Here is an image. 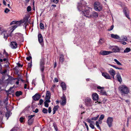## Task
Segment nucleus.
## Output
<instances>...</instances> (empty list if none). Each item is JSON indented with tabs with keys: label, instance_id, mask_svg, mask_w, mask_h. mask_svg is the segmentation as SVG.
Wrapping results in <instances>:
<instances>
[{
	"label": "nucleus",
	"instance_id": "obj_1",
	"mask_svg": "<svg viewBox=\"0 0 131 131\" xmlns=\"http://www.w3.org/2000/svg\"><path fill=\"white\" fill-rule=\"evenodd\" d=\"M87 4V3L83 1H81L80 3H78L77 5V8L79 10L81 11L82 10H83L85 7L83 5L82 6V5H86ZM90 9L91 8L90 7H88L86 6L85 8V10L84 11H82V15L86 17L89 18H91L92 15H90Z\"/></svg>",
	"mask_w": 131,
	"mask_h": 131
},
{
	"label": "nucleus",
	"instance_id": "obj_2",
	"mask_svg": "<svg viewBox=\"0 0 131 131\" xmlns=\"http://www.w3.org/2000/svg\"><path fill=\"white\" fill-rule=\"evenodd\" d=\"M25 22V20L23 19L19 21H13L11 22L10 24L11 25L12 24H15L10 28L11 29L13 30L11 32H12L17 27L21 26V25Z\"/></svg>",
	"mask_w": 131,
	"mask_h": 131
},
{
	"label": "nucleus",
	"instance_id": "obj_3",
	"mask_svg": "<svg viewBox=\"0 0 131 131\" xmlns=\"http://www.w3.org/2000/svg\"><path fill=\"white\" fill-rule=\"evenodd\" d=\"M118 89L122 94H127L129 92L128 88L125 85H120L118 88Z\"/></svg>",
	"mask_w": 131,
	"mask_h": 131
},
{
	"label": "nucleus",
	"instance_id": "obj_4",
	"mask_svg": "<svg viewBox=\"0 0 131 131\" xmlns=\"http://www.w3.org/2000/svg\"><path fill=\"white\" fill-rule=\"evenodd\" d=\"M94 7L96 11L99 12L101 11L102 9V5L97 2L95 3L94 4Z\"/></svg>",
	"mask_w": 131,
	"mask_h": 131
},
{
	"label": "nucleus",
	"instance_id": "obj_5",
	"mask_svg": "<svg viewBox=\"0 0 131 131\" xmlns=\"http://www.w3.org/2000/svg\"><path fill=\"white\" fill-rule=\"evenodd\" d=\"M109 48L110 49L112 50L111 51L113 52H119L121 50V49L117 46H110Z\"/></svg>",
	"mask_w": 131,
	"mask_h": 131
},
{
	"label": "nucleus",
	"instance_id": "obj_6",
	"mask_svg": "<svg viewBox=\"0 0 131 131\" xmlns=\"http://www.w3.org/2000/svg\"><path fill=\"white\" fill-rule=\"evenodd\" d=\"M84 102L85 105L86 106L90 107L92 105V101L90 98L88 97L86 98Z\"/></svg>",
	"mask_w": 131,
	"mask_h": 131
},
{
	"label": "nucleus",
	"instance_id": "obj_7",
	"mask_svg": "<svg viewBox=\"0 0 131 131\" xmlns=\"http://www.w3.org/2000/svg\"><path fill=\"white\" fill-rule=\"evenodd\" d=\"M34 115H31L28 116V124L29 125H31L33 123L34 119L33 117H34Z\"/></svg>",
	"mask_w": 131,
	"mask_h": 131
},
{
	"label": "nucleus",
	"instance_id": "obj_8",
	"mask_svg": "<svg viewBox=\"0 0 131 131\" xmlns=\"http://www.w3.org/2000/svg\"><path fill=\"white\" fill-rule=\"evenodd\" d=\"M0 34H3L4 36V38L6 39L7 38L8 35L6 33V30L2 29L0 27Z\"/></svg>",
	"mask_w": 131,
	"mask_h": 131
},
{
	"label": "nucleus",
	"instance_id": "obj_9",
	"mask_svg": "<svg viewBox=\"0 0 131 131\" xmlns=\"http://www.w3.org/2000/svg\"><path fill=\"white\" fill-rule=\"evenodd\" d=\"M45 61L44 59H42L40 60V69L42 72H43L45 68Z\"/></svg>",
	"mask_w": 131,
	"mask_h": 131
},
{
	"label": "nucleus",
	"instance_id": "obj_10",
	"mask_svg": "<svg viewBox=\"0 0 131 131\" xmlns=\"http://www.w3.org/2000/svg\"><path fill=\"white\" fill-rule=\"evenodd\" d=\"M113 121V119L112 117H109L107 118L106 122L109 127H110L112 126Z\"/></svg>",
	"mask_w": 131,
	"mask_h": 131
},
{
	"label": "nucleus",
	"instance_id": "obj_11",
	"mask_svg": "<svg viewBox=\"0 0 131 131\" xmlns=\"http://www.w3.org/2000/svg\"><path fill=\"white\" fill-rule=\"evenodd\" d=\"M38 40L39 43L42 46H43V37L41 34H39L38 35Z\"/></svg>",
	"mask_w": 131,
	"mask_h": 131
},
{
	"label": "nucleus",
	"instance_id": "obj_12",
	"mask_svg": "<svg viewBox=\"0 0 131 131\" xmlns=\"http://www.w3.org/2000/svg\"><path fill=\"white\" fill-rule=\"evenodd\" d=\"M61 99L62 101L61 102V104L62 105H64L66 104V96L64 94L61 97Z\"/></svg>",
	"mask_w": 131,
	"mask_h": 131
},
{
	"label": "nucleus",
	"instance_id": "obj_13",
	"mask_svg": "<svg viewBox=\"0 0 131 131\" xmlns=\"http://www.w3.org/2000/svg\"><path fill=\"white\" fill-rule=\"evenodd\" d=\"M102 75L106 79H111V77L109 74L106 72H103L102 73Z\"/></svg>",
	"mask_w": 131,
	"mask_h": 131
},
{
	"label": "nucleus",
	"instance_id": "obj_14",
	"mask_svg": "<svg viewBox=\"0 0 131 131\" xmlns=\"http://www.w3.org/2000/svg\"><path fill=\"white\" fill-rule=\"evenodd\" d=\"M109 73L111 75L114 79V75L115 74V70L112 68H110L108 71Z\"/></svg>",
	"mask_w": 131,
	"mask_h": 131
},
{
	"label": "nucleus",
	"instance_id": "obj_15",
	"mask_svg": "<svg viewBox=\"0 0 131 131\" xmlns=\"http://www.w3.org/2000/svg\"><path fill=\"white\" fill-rule=\"evenodd\" d=\"M112 53L111 51H101L100 54L102 55H106Z\"/></svg>",
	"mask_w": 131,
	"mask_h": 131
},
{
	"label": "nucleus",
	"instance_id": "obj_16",
	"mask_svg": "<svg viewBox=\"0 0 131 131\" xmlns=\"http://www.w3.org/2000/svg\"><path fill=\"white\" fill-rule=\"evenodd\" d=\"M10 46L12 48L15 49L17 47V44L15 42L12 41L11 42Z\"/></svg>",
	"mask_w": 131,
	"mask_h": 131
},
{
	"label": "nucleus",
	"instance_id": "obj_17",
	"mask_svg": "<svg viewBox=\"0 0 131 131\" xmlns=\"http://www.w3.org/2000/svg\"><path fill=\"white\" fill-rule=\"evenodd\" d=\"M116 77L118 81L120 83H121L122 81V79L121 76L120 74L119 73H118L117 74Z\"/></svg>",
	"mask_w": 131,
	"mask_h": 131
},
{
	"label": "nucleus",
	"instance_id": "obj_18",
	"mask_svg": "<svg viewBox=\"0 0 131 131\" xmlns=\"http://www.w3.org/2000/svg\"><path fill=\"white\" fill-rule=\"evenodd\" d=\"M92 99L94 100H98L99 97L97 94L96 93H94L92 94Z\"/></svg>",
	"mask_w": 131,
	"mask_h": 131
},
{
	"label": "nucleus",
	"instance_id": "obj_19",
	"mask_svg": "<svg viewBox=\"0 0 131 131\" xmlns=\"http://www.w3.org/2000/svg\"><path fill=\"white\" fill-rule=\"evenodd\" d=\"M40 96L38 94H36L32 96V98L35 101L38 100L40 98Z\"/></svg>",
	"mask_w": 131,
	"mask_h": 131
},
{
	"label": "nucleus",
	"instance_id": "obj_20",
	"mask_svg": "<svg viewBox=\"0 0 131 131\" xmlns=\"http://www.w3.org/2000/svg\"><path fill=\"white\" fill-rule=\"evenodd\" d=\"M91 17H93V18H97L99 16V15L95 11L93 12L92 15Z\"/></svg>",
	"mask_w": 131,
	"mask_h": 131
},
{
	"label": "nucleus",
	"instance_id": "obj_21",
	"mask_svg": "<svg viewBox=\"0 0 131 131\" xmlns=\"http://www.w3.org/2000/svg\"><path fill=\"white\" fill-rule=\"evenodd\" d=\"M111 37L114 39H119L120 40H121V39H120V38L117 35H115L113 34H111Z\"/></svg>",
	"mask_w": 131,
	"mask_h": 131
},
{
	"label": "nucleus",
	"instance_id": "obj_22",
	"mask_svg": "<svg viewBox=\"0 0 131 131\" xmlns=\"http://www.w3.org/2000/svg\"><path fill=\"white\" fill-rule=\"evenodd\" d=\"M50 95L51 94L50 92L48 91H47L46 99H50Z\"/></svg>",
	"mask_w": 131,
	"mask_h": 131
},
{
	"label": "nucleus",
	"instance_id": "obj_23",
	"mask_svg": "<svg viewBox=\"0 0 131 131\" xmlns=\"http://www.w3.org/2000/svg\"><path fill=\"white\" fill-rule=\"evenodd\" d=\"M61 86L63 90H65L66 89V84L64 82H62L61 84Z\"/></svg>",
	"mask_w": 131,
	"mask_h": 131
},
{
	"label": "nucleus",
	"instance_id": "obj_24",
	"mask_svg": "<svg viewBox=\"0 0 131 131\" xmlns=\"http://www.w3.org/2000/svg\"><path fill=\"white\" fill-rule=\"evenodd\" d=\"M64 57L63 55L62 54H61L60 56V61L62 63L64 60Z\"/></svg>",
	"mask_w": 131,
	"mask_h": 131
},
{
	"label": "nucleus",
	"instance_id": "obj_25",
	"mask_svg": "<svg viewBox=\"0 0 131 131\" xmlns=\"http://www.w3.org/2000/svg\"><path fill=\"white\" fill-rule=\"evenodd\" d=\"M22 93L21 91H17L15 93V95L17 96H19L22 94Z\"/></svg>",
	"mask_w": 131,
	"mask_h": 131
},
{
	"label": "nucleus",
	"instance_id": "obj_26",
	"mask_svg": "<svg viewBox=\"0 0 131 131\" xmlns=\"http://www.w3.org/2000/svg\"><path fill=\"white\" fill-rule=\"evenodd\" d=\"M104 39L101 38L99 40L98 44L99 45H102L104 42Z\"/></svg>",
	"mask_w": 131,
	"mask_h": 131
},
{
	"label": "nucleus",
	"instance_id": "obj_27",
	"mask_svg": "<svg viewBox=\"0 0 131 131\" xmlns=\"http://www.w3.org/2000/svg\"><path fill=\"white\" fill-rule=\"evenodd\" d=\"M121 40L124 41H127V38L126 36H123L121 37Z\"/></svg>",
	"mask_w": 131,
	"mask_h": 131
},
{
	"label": "nucleus",
	"instance_id": "obj_28",
	"mask_svg": "<svg viewBox=\"0 0 131 131\" xmlns=\"http://www.w3.org/2000/svg\"><path fill=\"white\" fill-rule=\"evenodd\" d=\"M131 49L130 48L128 47L126 48L124 50V53H128L131 51Z\"/></svg>",
	"mask_w": 131,
	"mask_h": 131
},
{
	"label": "nucleus",
	"instance_id": "obj_29",
	"mask_svg": "<svg viewBox=\"0 0 131 131\" xmlns=\"http://www.w3.org/2000/svg\"><path fill=\"white\" fill-rule=\"evenodd\" d=\"M100 92L101 94L102 95H106V92L105 91H104L103 89H101L100 90Z\"/></svg>",
	"mask_w": 131,
	"mask_h": 131
},
{
	"label": "nucleus",
	"instance_id": "obj_30",
	"mask_svg": "<svg viewBox=\"0 0 131 131\" xmlns=\"http://www.w3.org/2000/svg\"><path fill=\"white\" fill-rule=\"evenodd\" d=\"M99 115H98L96 117H91V120H94L96 121L97 119L99 118Z\"/></svg>",
	"mask_w": 131,
	"mask_h": 131
},
{
	"label": "nucleus",
	"instance_id": "obj_31",
	"mask_svg": "<svg viewBox=\"0 0 131 131\" xmlns=\"http://www.w3.org/2000/svg\"><path fill=\"white\" fill-rule=\"evenodd\" d=\"M114 61L118 65L121 66L122 65V64L116 59H114Z\"/></svg>",
	"mask_w": 131,
	"mask_h": 131
},
{
	"label": "nucleus",
	"instance_id": "obj_32",
	"mask_svg": "<svg viewBox=\"0 0 131 131\" xmlns=\"http://www.w3.org/2000/svg\"><path fill=\"white\" fill-rule=\"evenodd\" d=\"M92 120L91 119H87V122L90 123V124H91V123H94V122L93 121H91Z\"/></svg>",
	"mask_w": 131,
	"mask_h": 131
},
{
	"label": "nucleus",
	"instance_id": "obj_33",
	"mask_svg": "<svg viewBox=\"0 0 131 131\" xmlns=\"http://www.w3.org/2000/svg\"><path fill=\"white\" fill-rule=\"evenodd\" d=\"M123 12L124 14L128 12V9L126 8H124L123 10Z\"/></svg>",
	"mask_w": 131,
	"mask_h": 131
},
{
	"label": "nucleus",
	"instance_id": "obj_34",
	"mask_svg": "<svg viewBox=\"0 0 131 131\" xmlns=\"http://www.w3.org/2000/svg\"><path fill=\"white\" fill-rule=\"evenodd\" d=\"M40 27L41 29H43L44 28V25L41 23H40Z\"/></svg>",
	"mask_w": 131,
	"mask_h": 131
},
{
	"label": "nucleus",
	"instance_id": "obj_35",
	"mask_svg": "<svg viewBox=\"0 0 131 131\" xmlns=\"http://www.w3.org/2000/svg\"><path fill=\"white\" fill-rule=\"evenodd\" d=\"M42 112L46 114L47 113L48 110L45 108H43L42 110Z\"/></svg>",
	"mask_w": 131,
	"mask_h": 131
},
{
	"label": "nucleus",
	"instance_id": "obj_36",
	"mask_svg": "<svg viewBox=\"0 0 131 131\" xmlns=\"http://www.w3.org/2000/svg\"><path fill=\"white\" fill-rule=\"evenodd\" d=\"M129 19H130L129 18V12L124 14Z\"/></svg>",
	"mask_w": 131,
	"mask_h": 131
},
{
	"label": "nucleus",
	"instance_id": "obj_37",
	"mask_svg": "<svg viewBox=\"0 0 131 131\" xmlns=\"http://www.w3.org/2000/svg\"><path fill=\"white\" fill-rule=\"evenodd\" d=\"M53 126L55 130L56 131H58V128L57 127V125L56 124H53Z\"/></svg>",
	"mask_w": 131,
	"mask_h": 131
},
{
	"label": "nucleus",
	"instance_id": "obj_38",
	"mask_svg": "<svg viewBox=\"0 0 131 131\" xmlns=\"http://www.w3.org/2000/svg\"><path fill=\"white\" fill-rule=\"evenodd\" d=\"M93 123H91V124H90L89 125V126L92 129H94L95 128L94 126L93 125Z\"/></svg>",
	"mask_w": 131,
	"mask_h": 131
},
{
	"label": "nucleus",
	"instance_id": "obj_39",
	"mask_svg": "<svg viewBox=\"0 0 131 131\" xmlns=\"http://www.w3.org/2000/svg\"><path fill=\"white\" fill-rule=\"evenodd\" d=\"M31 10V8L30 6H28L27 8V10L28 12L30 11Z\"/></svg>",
	"mask_w": 131,
	"mask_h": 131
},
{
	"label": "nucleus",
	"instance_id": "obj_40",
	"mask_svg": "<svg viewBox=\"0 0 131 131\" xmlns=\"http://www.w3.org/2000/svg\"><path fill=\"white\" fill-rule=\"evenodd\" d=\"M59 106L58 105L55 106L53 108V110H54L56 111L59 108Z\"/></svg>",
	"mask_w": 131,
	"mask_h": 131
},
{
	"label": "nucleus",
	"instance_id": "obj_41",
	"mask_svg": "<svg viewBox=\"0 0 131 131\" xmlns=\"http://www.w3.org/2000/svg\"><path fill=\"white\" fill-rule=\"evenodd\" d=\"M59 0H51V2L56 4L58 3Z\"/></svg>",
	"mask_w": 131,
	"mask_h": 131
},
{
	"label": "nucleus",
	"instance_id": "obj_42",
	"mask_svg": "<svg viewBox=\"0 0 131 131\" xmlns=\"http://www.w3.org/2000/svg\"><path fill=\"white\" fill-rule=\"evenodd\" d=\"M104 116L103 115H101L100 117L99 118V119L100 120H102L104 118Z\"/></svg>",
	"mask_w": 131,
	"mask_h": 131
},
{
	"label": "nucleus",
	"instance_id": "obj_43",
	"mask_svg": "<svg viewBox=\"0 0 131 131\" xmlns=\"http://www.w3.org/2000/svg\"><path fill=\"white\" fill-rule=\"evenodd\" d=\"M83 123L85 125V126L87 130L88 131L89 130V128H88V125H87V124L86 123L85 121H83Z\"/></svg>",
	"mask_w": 131,
	"mask_h": 131
},
{
	"label": "nucleus",
	"instance_id": "obj_44",
	"mask_svg": "<svg viewBox=\"0 0 131 131\" xmlns=\"http://www.w3.org/2000/svg\"><path fill=\"white\" fill-rule=\"evenodd\" d=\"M10 11V10L8 9V8H6L4 10V12L5 13H7L8 12H9Z\"/></svg>",
	"mask_w": 131,
	"mask_h": 131
},
{
	"label": "nucleus",
	"instance_id": "obj_45",
	"mask_svg": "<svg viewBox=\"0 0 131 131\" xmlns=\"http://www.w3.org/2000/svg\"><path fill=\"white\" fill-rule=\"evenodd\" d=\"M32 62L31 61L30 63H29L28 64V67L29 68H30L32 66Z\"/></svg>",
	"mask_w": 131,
	"mask_h": 131
},
{
	"label": "nucleus",
	"instance_id": "obj_46",
	"mask_svg": "<svg viewBox=\"0 0 131 131\" xmlns=\"http://www.w3.org/2000/svg\"><path fill=\"white\" fill-rule=\"evenodd\" d=\"M43 102V100L41 99H40L39 100V104L40 105H41L42 104Z\"/></svg>",
	"mask_w": 131,
	"mask_h": 131
},
{
	"label": "nucleus",
	"instance_id": "obj_47",
	"mask_svg": "<svg viewBox=\"0 0 131 131\" xmlns=\"http://www.w3.org/2000/svg\"><path fill=\"white\" fill-rule=\"evenodd\" d=\"M45 106L46 107H48L49 106V104L48 103L46 102H44Z\"/></svg>",
	"mask_w": 131,
	"mask_h": 131
},
{
	"label": "nucleus",
	"instance_id": "obj_48",
	"mask_svg": "<svg viewBox=\"0 0 131 131\" xmlns=\"http://www.w3.org/2000/svg\"><path fill=\"white\" fill-rule=\"evenodd\" d=\"M24 118L23 117H21L20 118L19 120L20 121L21 123L23 122V120L24 119Z\"/></svg>",
	"mask_w": 131,
	"mask_h": 131
},
{
	"label": "nucleus",
	"instance_id": "obj_49",
	"mask_svg": "<svg viewBox=\"0 0 131 131\" xmlns=\"http://www.w3.org/2000/svg\"><path fill=\"white\" fill-rule=\"evenodd\" d=\"M113 28H114V26L112 25L111 27L110 28H109L108 29V31L111 30H112L113 29Z\"/></svg>",
	"mask_w": 131,
	"mask_h": 131
},
{
	"label": "nucleus",
	"instance_id": "obj_50",
	"mask_svg": "<svg viewBox=\"0 0 131 131\" xmlns=\"http://www.w3.org/2000/svg\"><path fill=\"white\" fill-rule=\"evenodd\" d=\"M32 58L31 57V56H29L28 57H27L26 58V59L28 60L29 61Z\"/></svg>",
	"mask_w": 131,
	"mask_h": 131
},
{
	"label": "nucleus",
	"instance_id": "obj_51",
	"mask_svg": "<svg viewBox=\"0 0 131 131\" xmlns=\"http://www.w3.org/2000/svg\"><path fill=\"white\" fill-rule=\"evenodd\" d=\"M46 100L45 102H46L47 103H49L50 102V99H46Z\"/></svg>",
	"mask_w": 131,
	"mask_h": 131
},
{
	"label": "nucleus",
	"instance_id": "obj_52",
	"mask_svg": "<svg viewBox=\"0 0 131 131\" xmlns=\"http://www.w3.org/2000/svg\"><path fill=\"white\" fill-rule=\"evenodd\" d=\"M48 110V113H50L51 112V107H49Z\"/></svg>",
	"mask_w": 131,
	"mask_h": 131
},
{
	"label": "nucleus",
	"instance_id": "obj_53",
	"mask_svg": "<svg viewBox=\"0 0 131 131\" xmlns=\"http://www.w3.org/2000/svg\"><path fill=\"white\" fill-rule=\"evenodd\" d=\"M4 53L7 56L8 55V53L6 51L5 49L4 50Z\"/></svg>",
	"mask_w": 131,
	"mask_h": 131
},
{
	"label": "nucleus",
	"instance_id": "obj_54",
	"mask_svg": "<svg viewBox=\"0 0 131 131\" xmlns=\"http://www.w3.org/2000/svg\"><path fill=\"white\" fill-rule=\"evenodd\" d=\"M5 116L7 117H8V118L9 116V114L8 113H5Z\"/></svg>",
	"mask_w": 131,
	"mask_h": 131
},
{
	"label": "nucleus",
	"instance_id": "obj_55",
	"mask_svg": "<svg viewBox=\"0 0 131 131\" xmlns=\"http://www.w3.org/2000/svg\"><path fill=\"white\" fill-rule=\"evenodd\" d=\"M97 88L98 89H101H101H102L103 88H102L100 86H98L97 87Z\"/></svg>",
	"mask_w": 131,
	"mask_h": 131
},
{
	"label": "nucleus",
	"instance_id": "obj_56",
	"mask_svg": "<svg viewBox=\"0 0 131 131\" xmlns=\"http://www.w3.org/2000/svg\"><path fill=\"white\" fill-rule=\"evenodd\" d=\"M42 79L43 80L45 78V76L44 74H42Z\"/></svg>",
	"mask_w": 131,
	"mask_h": 131
},
{
	"label": "nucleus",
	"instance_id": "obj_57",
	"mask_svg": "<svg viewBox=\"0 0 131 131\" xmlns=\"http://www.w3.org/2000/svg\"><path fill=\"white\" fill-rule=\"evenodd\" d=\"M38 111V108H36L35 111H34V112H35L36 113H37Z\"/></svg>",
	"mask_w": 131,
	"mask_h": 131
},
{
	"label": "nucleus",
	"instance_id": "obj_58",
	"mask_svg": "<svg viewBox=\"0 0 131 131\" xmlns=\"http://www.w3.org/2000/svg\"><path fill=\"white\" fill-rule=\"evenodd\" d=\"M54 81L56 82H58V79L57 78H55L54 79Z\"/></svg>",
	"mask_w": 131,
	"mask_h": 131
},
{
	"label": "nucleus",
	"instance_id": "obj_59",
	"mask_svg": "<svg viewBox=\"0 0 131 131\" xmlns=\"http://www.w3.org/2000/svg\"><path fill=\"white\" fill-rule=\"evenodd\" d=\"M17 64L18 67H23V65H21L20 63H18Z\"/></svg>",
	"mask_w": 131,
	"mask_h": 131
},
{
	"label": "nucleus",
	"instance_id": "obj_60",
	"mask_svg": "<svg viewBox=\"0 0 131 131\" xmlns=\"http://www.w3.org/2000/svg\"><path fill=\"white\" fill-rule=\"evenodd\" d=\"M3 3L4 4V5H6V2L5 1V0H3Z\"/></svg>",
	"mask_w": 131,
	"mask_h": 131
},
{
	"label": "nucleus",
	"instance_id": "obj_61",
	"mask_svg": "<svg viewBox=\"0 0 131 131\" xmlns=\"http://www.w3.org/2000/svg\"><path fill=\"white\" fill-rule=\"evenodd\" d=\"M131 117H128V118H127V124H128V122H129V119H131Z\"/></svg>",
	"mask_w": 131,
	"mask_h": 131
},
{
	"label": "nucleus",
	"instance_id": "obj_62",
	"mask_svg": "<svg viewBox=\"0 0 131 131\" xmlns=\"http://www.w3.org/2000/svg\"><path fill=\"white\" fill-rule=\"evenodd\" d=\"M121 43L123 45H125L126 44V43L125 42H121Z\"/></svg>",
	"mask_w": 131,
	"mask_h": 131
},
{
	"label": "nucleus",
	"instance_id": "obj_63",
	"mask_svg": "<svg viewBox=\"0 0 131 131\" xmlns=\"http://www.w3.org/2000/svg\"><path fill=\"white\" fill-rule=\"evenodd\" d=\"M27 85L26 84H24V88L25 89H26L27 88Z\"/></svg>",
	"mask_w": 131,
	"mask_h": 131
},
{
	"label": "nucleus",
	"instance_id": "obj_64",
	"mask_svg": "<svg viewBox=\"0 0 131 131\" xmlns=\"http://www.w3.org/2000/svg\"><path fill=\"white\" fill-rule=\"evenodd\" d=\"M96 126L98 125H99V123L98 121H97L96 122Z\"/></svg>",
	"mask_w": 131,
	"mask_h": 131
}]
</instances>
